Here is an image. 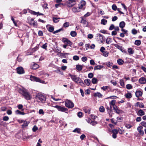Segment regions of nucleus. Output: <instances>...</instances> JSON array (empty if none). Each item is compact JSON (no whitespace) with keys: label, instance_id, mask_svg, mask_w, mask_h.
I'll list each match as a JSON object with an SVG mask.
<instances>
[{"label":"nucleus","instance_id":"f257e3e1","mask_svg":"<svg viewBox=\"0 0 146 146\" xmlns=\"http://www.w3.org/2000/svg\"><path fill=\"white\" fill-rule=\"evenodd\" d=\"M19 92L23 96L24 98L26 100H30L32 98V96L30 93L27 90L24 88L19 89Z\"/></svg>","mask_w":146,"mask_h":146},{"label":"nucleus","instance_id":"f03ea898","mask_svg":"<svg viewBox=\"0 0 146 146\" xmlns=\"http://www.w3.org/2000/svg\"><path fill=\"white\" fill-rule=\"evenodd\" d=\"M36 98L39 99L42 102H44L46 101V97L40 93H37L36 94Z\"/></svg>","mask_w":146,"mask_h":146},{"label":"nucleus","instance_id":"7ed1b4c3","mask_svg":"<svg viewBox=\"0 0 146 146\" xmlns=\"http://www.w3.org/2000/svg\"><path fill=\"white\" fill-rule=\"evenodd\" d=\"M68 76L71 77L73 81L77 84H78V82H80L81 81V79L79 77H77L75 75H72L70 74H69Z\"/></svg>","mask_w":146,"mask_h":146},{"label":"nucleus","instance_id":"20e7f679","mask_svg":"<svg viewBox=\"0 0 146 146\" xmlns=\"http://www.w3.org/2000/svg\"><path fill=\"white\" fill-rule=\"evenodd\" d=\"M65 105L67 108H71L74 107L73 103L70 100L66 99L65 101Z\"/></svg>","mask_w":146,"mask_h":146},{"label":"nucleus","instance_id":"39448f33","mask_svg":"<svg viewBox=\"0 0 146 146\" xmlns=\"http://www.w3.org/2000/svg\"><path fill=\"white\" fill-rule=\"evenodd\" d=\"M30 80L33 81H35L40 83H43L44 82V81L41 80L39 78L32 76H30Z\"/></svg>","mask_w":146,"mask_h":146},{"label":"nucleus","instance_id":"423d86ee","mask_svg":"<svg viewBox=\"0 0 146 146\" xmlns=\"http://www.w3.org/2000/svg\"><path fill=\"white\" fill-rule=\"evenodd\" d=\"M53 107L57 109L60 111L65 112L66 111L68 110L67 108L57 105L53 106Z\"/></svg>","mask_w":146,"mask_h":146},{"label":"nucleus","instance_id":"0eeeda50","mask_svg":"<svg viewBox=\"0 0 146 146\" xmlns=\"http://www.w3.org/2000/svg\"><path fill=\"white\" fill-rule=\"evenodd\" d=\"M86 5V2L85 1H81L79 4V9H84L85 8Z\"/></svg>","mask_w":146,"mask_h":146},{"label":"nucleus","instance_id":"6e6552de","mask_svg":"<svg viewBox=\"0 0 146 146\" xmlns=\"http://www.w3.org/2000/svg\"><path fill=\"white\" fill-rule=\"evenodd\" d=\"M17 73L21 74L24 73L23 68L22 67H18L17 68Z\"/></svg>","mask_w":146,"mask_h":146},{"label":"nucleus","instance_id":"1a4fd4ad","mask_svg":"<svg viewBox=\"0 0 146 146\" xmlns=\"http://www.w3.org/2000/svg\"><path fill=\"white\" fill-rule=\"evenodd\" d=\"M62 41L64 43H66L68 45L70 46L72 45V43L71 42L66 38H63L62 39Z\"/></svg>","mask_w":146,"mask_h":146},{"label":"nucleus","instance_id":"9d476101","mask_svg":"<svg viewBox=\"0 0 146 146\" xmlns=\"http://www.w3.org/2000/svg\"><path fill=\"white\" fill-rule=\"evenodd\" d=\"M113 109L115 110V112L119 114L121 113L122 111L119 109L117 107V106H115L113 107Z\"/></svg>","mask_w":146,"mask_h":146},{"label":"nucleus","instance_id":"9b49d317","mask_svg":"<svg viewBox=\"0 0 146 146\" xmlns=\"http://www.w3.org/2000/svg\"><path fill=\"white\" fill-rule=\"evenodd\" d=\"M46 27L48 31L50 32H52L54 30V27L53 26H51L50 25H47L46 26Z\"/></svg>","mask_w":146,"mask_h":146},{"label":"nucleus","instance_id":"f8f14e48","mask_svg":"<svg viewBox=\"0 0 146 146\" xmlns=\"http://www.w3.org/2000/svg\"><path fill=\"white\" fill-rule=\"evenodd\" d=\"M139 81L141 84H145L146 83V79L145 78L142 77L139 79Z\"/></svg>","mask_w":146,"mask_h":146},{"label":"nucleus","instance_id":"ddd939ff","mask_svg":"<svg viewBox=\"0 0 146 146\" xmlns=\"http://www.w3.org/2000/svg\"><path fill=\"white\" fill-rule=\"evenodd\" d=\"M97 35V37L98 40L102 42L103 40V36L100 34H98Z\"/></svg>","mask_w":146,"mask_h":146},{"label":"nucleus","instance_id":"4468645a","mask_svg":"<svg viewBox=\"0 0 146 146\" xmlns=\"http://www.w3.org/2000/svg\"><path fill=\"white\" fill-rule=\"evenodd\" d=\"M135 94L136 96L138 98L142 95V92L139 90L137 91L135 93Z\"/></svg>","mask_w":146,"mask_h":146},{"label":"nucleus","instance_id":"2eb2a0df","mask_svg":"<svg viewBox=\"0 0 146 146\" xmlns=\"http://www.w3.org/2000/svg\"><path fill=\"white\" fill-rule=\"evenodd\" d=\"M135 106H139L140 108H143L144 107L143 104L142 103H140L139 102H137L136 103V104L135 105Z\"/></svg>","mask_w":146,"mask_h":146},{"label":"nucleus","instance_id":"dca6fc26","mask_svg":"<svg viewBox=\"0 0 146 146\" xmlns=\"http://www.w3.org/2000/svg\"><path fill=\"white\" fill-rule=\"evenodd\" d=\"M144 112L141 109L139 110L138 112L137 115L140 116H142L145 115Z\"/></svg>","mask_w":146,"mask_h":146},{"label":"nucleus","instance_id":"f3484780","mask_svg":"<svg viewBox=\"0 0 146 146\" xmlns=\"http://www.w3.org/2000/svg\"><path fill=\"white\" fill-rule=\"evenodd\" d=\"M94 96L95 97H98L99 98H101L102 96V95L100 93L97 92L94 93Z\"/></svg>","mask_w":146,"mask_h":146},{"label":"nucleus","instance_id":"a211bd4d","mask_svg":"<svg viewBox=\"0 0 146 146\" xmlns=\"http://www.w3.org/2000/svg\"><path fill=\"white\" fill-rule=\"evenodd\" d=\"M84 82L87 86H89L91 83V80L90 79H86L84 80Z\"/></svg>","mask_w":146,"mask_h":146},{"label":"nucleus","instance_id":"6ab92c4d","mask_svg":"<svg viewBox=\"0 0 146 146\" xmlns=\"http://www.w3.org/2000/svg\"><path fill=\"white\" fill-rule=\"evenodd\" d=\"M125 96L126 98L128 99H129L132 97V95L131 93L129 92L125 94Z\"/></svg>","mask_w":146,"mask_h":146},{"label":"nucleus","instance_id":"aec40b11","mask_svg":"<svg viewBox=\"0 0 146 146\" xmlns=\"http://www.w3.org/2000/svg\"><path fill=\"white\" fill-rule=\"evenodd\" d=\"M83 68V66L81 65H76V69L78 71H81Z\"/></svg>","mask_w":146,"mask_h":146},{"label":"nucleus","instance_id":"412c9836","mask_svg":"<svg viewBox=\"0 0 146 146\" xmlns=\"http://www.w3.org/2000/svg\"><path fill=\"white\" fill-rule=\"evenodd\" d=\"M117 63L120 65H122L124 63V61L121 59H119L117 60Z\"/></svg>","mask_w":146,"mask_h":146},{"label":"nucleus","instance_id":"4be33fe9","mask_svg":"<svg viewBox=\"0 0 146 146\" xmlns=\"http://www.w3.org/2000/svg\"><path fill=\"white\" fill-rule=\"evenodd\" d=\"M115 100H112L110 102V107L111 108V106H116L115 105Z\"/></svg>","mask_w":146,"mask_h":146},{"label":"nucleus","instance_id":"5701e85b","mask_svg":"<svg viewBox=\"0 0 146 146\" xmlns=\"http://www.w3.org/2000/svg\"><path fill=\"white\" fill-rule=\"evenodd\" d=\"M112 42V39L111 38L108 37L107 38L106 40V42L107 44H109Z\"/></svg>","mask_w":146,"mask_h":146},{"label":"nucleus","instance_id":"b1692460","mask_svg":"<svg viewBox=\"0 0 146 146\" xmlns=\"http://www.w3.org/2000/svg\"><path fill=\"white\" fill-rule=\"evenodd\" d=\"M125 23L124 21H121L119 23V27L121 28H123L125 27Z\"/></svg>","mask_w":146,"mask_h":146},{"label":"nucleus","instance_id":"393cba45","mask_svg":"<svg viewBox=\"0 0 146 146\" xmlns=\"http://www.w3.org/2000/svg\"><path fill=\"white\" fill-rule=\"evenodd\" d=\"M75 4L74 3H71L70 2L67 3L66 4V6L68 7H71L73 6Z\"/></svg>","mask_w":146,"mask_h":146},{"label":"nucleus","instance_id":"a878e982","mask_svg":"<svg viewBox=\"0 0 146 146\" xmlns=\"http://www.w3.org/2000/svg\"><path fill=\"white\" fill-rule=\"evenodd\" d=\"M79 9V8L74 7L72 9V11L74 13L80 11Z\"/></svg>","mask_w":146,"mask_h":146},{"label":"nucleus","instance_id":"bb28decb","mask_svg":"<svg viewBox=\"0 0 146 146\" xmlns=\"http://www.w3.org/2000/svg\"><path fill=\"white\" fill-rule=\"evenodd\" d=\"M127 51L129 54H133L134 51L131 48H129L128 49Z\"/></svg>","mask_w":146,"mask_h":146},{"label":"nucleus","instance_id":"cd10ccee","mask_svg":"<svg viewBox=\"0 0 146 146\" xmlns=\"http://www.w3.org/2000/svg\"><path fill=\"white\" fill-rule=\"evenodd\" d=\"M103 67V66L102 65H98L94 67V70H100Z\"/></svg>","mask_w":146,"mask_h":146},{"label":"nucleus","instance_id":"c85d7f7f","mask_svg":"<svg viewBox=\"0 0 146 146\" xmlns=\"http://www.w3.org/2000/svg\"><path fill=\"white\" fill-rule=\"evenodd\" d=\"M15 113L17 114L24 115L25 114L24 112H21L19 110H16L15 111Z\"/></svg>","mask_w":146,"mask_h":146},{"label":"nucleus","instance_id":"c756f323","mask_svg":"<svg viewBox=\"0 0 146 146\" xmlns=\"http://www.w3.org/2000/svg\"><path fill=\"white\" fill-rule=\"evenodd\" d=\"M70 34L72 36L74 37L76 35L77 33L76 31H72L70 32Z\"/></svg>","mask_w":146,"mask_h":146},{"label":"nucleus","instance_id":"7c9ffc66","mask_svg":"<svg viewBox=\"0 0 146 146\" xmlns=\"http://www.w3.org/2000/svg\"><path fill=\"white\" fill-rule=\"evenodd\" d=\"M81 18L82 19L81 20V22L82 23L84 24H88V22L86 20H85L83 19V17H81Z\"/></svg>","mask_w":146,"mask_h":146},{"label":"nucleus","instance_id":"2f4dec72","mask_svg":"<svg viewBox=\"0 0 146 146\" xmlns=\"http://www.w3.org/2000/svg\"><path fill=\"white\" fill-rule=\"evenodd\" d=\"M98 82L97 79L96 78H93L92 80V82L94 84H96Z\"/></svg>","mask_w":146,"mask_h":146},{"label":"nucleus","instance_id":"473e14b6","mask_svg":"<svg viewBox=\"0 0 146 146\" xmlns=\"http://www.w3.org/2000/svg\"><path fill=\"white\" fill-rule=\"evenodd\" d=\"M39 66L36 64H34L32 67V69H36L38 68Z\"/></svg>","mask_w":146,"mask_h":146},{"label":"nucleus","instance_id":"72a5a7b5","mask_svg":"<svg viewBox=\"0 0 146 146\" xmlns=\"http://www.w3.org/2000/svg\"><path fill=\"white\" fill-rule=\"evenodd\" d=\"M60 19V18L53 17V21L54 22L57 23L59 22V19Z\"/></svg>","mask_w":146,"mask_h":146},{"label":"nucleus","instance_id":"f704fd0d","mask_svg":"<svg viewBox=\"0 0 146 146\" xmlns=\"http://www.w3.org/2000/svg\"><path fill=\"white\" fill-rule=\"evenodd\" d=\"M134 44L137 46H139L141 44V41L140 40H136L135 41Z\"/></svg>","mask_w":146,"mask_h":146},{"label":"nucleus","instance_id":"c9c22d12","mask_svg":"<svg viewBox=\"0 0 146 146\" xmlns=\"http://www.w3.org/2000/svg\"><path fill=\"white\" fill-rule=\"evenodd\" d=\"M31 23L34 26L36 25L37 22L36 21H34L33 19H32L31 20Z\"/></svg>","mask_w":146,"mask_h":146},{"label":"nucleus","instance_id":"e433bc0d","mask_svg":"<svg viewBox=\"0 0 146 146\" xmlns=\"http://www.w3.org/2000/svg\"><path fill=\"white\" fill-rule=\"evenodd\" d=\"M81 131L80 129L78 128H76L73 131L74 132H77L78 133H80Z\"/></svg>","mask_w":146,"mask_h":146},{"label":"nucleus","instance_id":"4c0bfd02","mask_svg":"<svg viewBox=\"0 0 146 146\" xmlns=\"http://www.w3.org/2000/svg\"><path fill=\"white\" fill-rule=\"evenodd\" d=\"M84 111L86 113L90 114V110L89 109L85 108L84 109Z\"/></svg>","mask_w":146,"mask_h":146},{"label":"nucleus","instance_id":"58836bf2","mask_svg":"<svg viewBox=\"0 0 146 146\" xmlns=\"http://www.w3.org/2000/svg\"><path fill=\"white\" fill-rule=\"evenodd\" d=\"M103 55L105 57H107L108 56L109 52L107 51H105L102 52Z\"/></svg>","mask_w":146,"mask_h":146},{"label":"nucleus","instance_id":"ea45409f","mask_svg":"<svg viewBox=\"0 0 146 146\" xmlns=\"http://www.w3.org/2000/svg\"><path fill=\"white\" fill-rule=\"evenodd\" d=\"M107 22V20L103 19L101 20V23L104 25H105Z\"/></svg>","mask_w":146,"mask_h":146},{"label":"nucleus","instance_id":"a19ab883","mask_svg":"<svg viewBox=\"0 0 146 146\" xmlns=\"http://www.w3.org/2000/svg\"><path fill=\"white\" fill-rule=\"evenodd\" d=\"M119 130H117L116 129H113L112 130V132L113 133L115 134H117L118 133Z\"/></svg>","mask_w":146,"mask_h":146},{"label":"nucleus","instance_id":"79ce46f5","mask_svg":"<svg viewBox=\"0 0 146 146\" xmlns=\"http://www.w3.org/2000/svg\"><path fill=\"white\" fill-rule=\"evenodd\" d=\"M126 88L127 89L130 90L132 88V86L130 84H128L126 85Z\"/></svg>","mask_w":146,"mask_h":146},{"label":"nucleus","instance_id":"37998d69","mask_svg":"<svg viewBox=\"0 0 146 146\" xmlns=\"http://www.w3.org/2000/svg\"><path fill=\"white\" fill-rule=\"evenodd\" d=\"M29 123L27 121H24L22 125V126L24 127H26L28 126Z\"/></svg>","mask_w":146,"mask_h":146},{"label":"nucleus","instance_id":"c03bdc74","mask_svg":"<svg viewBox=\"0 0 146 146\" xmlns=\"http://www.w3.org/2000/svg\"><path fill=\"white\" fill-rule=\"evenodd\" d=\"M131 33L133 35H135L137 33V31L135 29H133L131 31Z\"/></svg>","mask_w":146,"mask_h":146},{"label":"nucleus","instance_id":"a18cd8bd","mask_svg":"<svg viewBox=\"0 0 146 146\" xmlns=\"http://www.w3.org/2000/svg\"><path fill=\"white\" fill-rule=\"evenodd\" d=\"M120 84L121 86L122 87H124L125 86L123 80L121 79L120 80Z\"/></svg>","mask_w":146,"mask_h":146},{"label":"nucleus","instance_id":"49530a36","mask_svg":"<svg viewBox=\"0 0 146 146\" xmlns=\"http://www.w3.org/2000/svg\"><path fill=\"white\" fill-rule=\"evenodd\" d=\"M70 23L68 22H66L63 24V26L65 27H68L69 26Z\"/></svg>","mask_w":146,"mask_h":146},{"label":"nucleus","instance_id":"de8ad7c7","mask_svg":"<svg viewBox=\"0 0 146 146\" xmlns=\"http://www.w3.org/2000/svg\"><path fill=\"white\" fill-rule=\"evenodd\" d=\"M110 87L109 86H103L101 88V89L104 91H105L106 90L109 88Z\"/></svg>","mask_w":146,"mask_h":146},{"label":"nucleus","instance_id":"09e8293b","mask_svg":"<svg viewBox=\"0 0 146 146\" xmlns=\"http://www.w3.org/2000/svg\"><path fill=\"white\" fill-rule=\"evenodd\" d=\"M47 47V44L46 43L43 45L41 46V47L45 49H46Z\"/></svg>","mask_w":146,"mask_h":146},{"label":"nucleus","instance_id":"8fccbe9b","mask_svg":"<svg viewBox=\"0 0 146 146\" xmlns=\"http://www.w3.org/2000/svg\"><path fill=\"white\" fill-rule=\"evenodd\" d=\"M112 8L114 11H116L117 9V7L115 4H113L112 6Z\"/></svg>","mask_w":146,"mask_h":146},{"label":"nucleus","instance_id":"3c124183","mask_svg":"<svg viewBox=\"0 0 146 146\" xmlns=\"http://www.w3.org/2000/svg\"><path fill=\"white\" fill-rule=\"evenodd\" d=\"M108 113L109 116L110 117H112V111L111 109L110 110H109L108 111Z\"/></svg>","mask_w":146,"mask_h":146},{"label":"nucleus","instance_id":"603ef678","mask_svg":"<svg viewBox=\"0 0 146 146\" xmlns=\"http://www.w3.org/2000/svg\"><path fill=\"white\" fill-rule=\"evenodd\" d=\"M99 110L101 112H104L105 111V109L103 106H101L100 107Z\"/></svg>","mask_w":146,"mask_h":146},{"label":"nucleus","instance_id":"864d4df0","mask_svg":"<svg viewBox=\"0 0 146 146\" xmlns=\"http://www.w3.org/2000/svg\"><path fill=\"white\" fill-rule=\"evenodd\" d=\"M38 127L36 125L34 126L32 128V130L33 132H35L38 129Z\"/></svg>","mask_w":146,"mask_h":146},{"label":"nucleus","instance_id":"5fc2aeb1","mask_svg":"<svg viewBox=\"0 0 146 146\" xmlns=\"http://www.w3.org/2000/svg\"><path fill=\"white\" fill-rule=\"evenodd\" d=\"M63 29L61 28V29H58V30H57L55 31H54L53 32V33L54 34H56L57 33H58V32H60L61 31H63Z\"/></svg>","mask_w":146,"mask_h":146},{"label":"nucleus","instance_id":"6e6d98bb","mask_svg":"<svg viewBox=\"0 0 146 146\" xmlns=\"http://www.w3.org/2000/svg\"><path fill=\"white\" fill-rule=\"evenodd\" d=\"M17 107L19 109L21 110L22 111H23L24 110V109H22V108L23 107V106L22 105H21V104L18 105L17 106Z\"/></svg>","mask_w":146,"mask_h":146},{"label":"nucleus","instance_id":"4d7b16f0","mask_svg":"<svg viewBox=\"0 0 146 146\" xmlns=\"http://www.w3.org/2000/svg\"><path fill=\"white\" fill-rule=\"evenodd\" d=\"M97 122L96 121H92L90 124L93 126H95L97 124Z\"/></svg>","mask_w":146,"mask_h":146},{"label":"nucleus","instance_id":"13d9d810","mask_svg":"<svg viewBox=\"0 0 146 146\" xmlns=\"http://www.w3.org/2000/svg\"><path fill=\"white\" fill-rule=\"evenodd\" d=\"M79 59V58L78 56L75 55L73 57V59L74 60H78Z\"/></svg>","mask_w":146,"mask_h":146},{"label":"nucleus","instance_id":"bf43d9fd","mask_svg":"<svg viewBox=\"0 0 146 146\" xmlns=\"http://www.w3.org/2000/svg\"><path fill=\"white\" fill-rule=\"evenodd\" d=\"M115 46L117 49H118L120 50L122 49V46H120L119 45L117 44H115Z\"/></svg>","mask_w":146,"mask_h":146},{"label":"nucleus","instance_id":"052dcab7","mask_svg":"<svg viewBox=\"0 0 146 146\" xmlns=\"http://www.w3.org/2000/svg\"><path fill=\"white\" fill-rule=\"evenodd\" d=\"M94 76V75L92 73H89L88 75V77L89 78H92Z\"/></svg>","mask_w":146,"mask_h":146},{"label":"nucleus","instance_id":"680f3d73","mask_svg":"<svg viewBox=\"0 0 146 146\" xmlns=\"http://www.w3.org/2000/svg\"><path fill=\"white\" fill-rule=\"evenodd\" d=\"M77 115L78 117L81 118L82 117V113L81 112H79L77 113Z\"/></svg>","mask_w":146,"mask_h":146},{"label":"nucleus","instance_id":"e2e57ef3","mask_svg":"<svg viewBox=\"0 0 146 146\" xmlns=\"http://www.w3.org/2000/svg\"><path fill=\"white\" fill-rule=\"evenodd\" d=\"M30 13L32 14H33L34 15H37V14H38V13H39V12H36L34 11H30Z\"/></svg>","mask_w":146,"mask_h":146},{"label":"nucleus","instance_id":"0e129e2a","mask_svg":"<svg viewBox=\"0 0 146 146\" xmlns=\"http://www.w3.org/2000/svg\"><path fill=\"white\" fill-rule=\"evenodd\" d=\"M141 125L143 126L146 127V122L145 121H142L141 123Z\"/></svg>","mask_w":146,"mask_h":146},{"label":"nucleus","instance_id":"69168bd1","mask_svg":"<svg viewBox=\"0 0 146 146\" xmlns=\"http://www.w3.org/2000/svg\"><path fill=\"white\" fill-rule=\"evenodd\" d=\"M90 117L91 118L93 119H96L97 117L95 115L93 114L91 115Z\"/></svg>","mask_w":146,"mask_h":146},{"label":"nucleus","instance_id":"338daca9","mask_svg":"<svg viewBox=\"0 0 146 146\" xmlns=\"http://www.w3.org/2000/svg\"><path fill=\"white\" fill-rule=\"evenodd\" d=\"M143 129V127L142 126H140L138 127L137 128V131H138L139 132L140 131H141L142 130V129Z\"/></svg>","mask_w":146,"mask_h":146},{"label":"nucleus","instance_id":"774afa93","mask_svg":"<svg viewBox=\"0 0 146 146\" xmlns=\"http://www.w3.org/2000/svg\"><path fill=\"white\" fill-rule=\"evenodd\" d=\"M9 119V118L8 116H5L3 117V120L4 121H7Z\"/></svg>","mask_w":146,"mask_h":146}]
</instances>
